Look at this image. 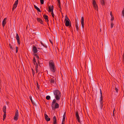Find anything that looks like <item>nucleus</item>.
<instances>
[{"label": "nucleus", "mask_w": 124, "mask_h": 124, "mask_svg": "<svg viewBox=\"0 0 124 124\" xmlns=\"http://www.w3.org/2000/svg\"><path fill=\"white\" fill-rule=\"evenodd\" d=\"M49 95L51 99L53 100L54 98L60 99L62 94L61 92L59 90L55 89L54 90L53 92H50Z\"/></svg>", "instance_id": "nucleus-1"}, {"label": "nucleus", "mask_w": 124, "mask_h": 124, "mask_svg": "<svg viewBox=\"0 0 124 124\" xmlns=\"http://www.w3.org/2000/svg\"><path fill=\"white\" fill-rule=\"evenodd\" d=\"M49 66L51 71L53 73H55L56 69L54 62H49Z\"/></svg>", "instance_id": "nucleus-2"}, {"label": "nucleus", "mask_w": 124, "mask_h": 124, "mask_svg": "<svg viewBox=\"0 0 124 124\" xmlns=\"http://www.w3.org/2000/svg\"><path fill=\"white\" fill-rule=\"evenodd\" d=\"M65 21L66 22L65 25L67 27H68L70 25V19L67 16L65 17Z\"/></svg>", "instance_id": "nucleus-3"}, {"label": "nucleus", "mask_w": 124, "mask_h": 124, "mask_svg": "<svg viewBox=\"0 0 124 124\" xmlns=\"http://www.w3.org/2000/svg\"><path fill=\"white\" fill-rule=\"evenodd\" d=\"M75 115L77 119L78 122H79L80 124H84L82 123V121H80V117L79 115L78 112L77 111L76 112H75Z\"/></svg>", "instance_id": "nucleus-4"}, {"label": "nucleus", "mask_w": 124, "mask_h": 124, "mask_svg": "<svg viewBox=\"0 0 124 124\" xmlns=\"http://www.w3.org/2000/svg\"><path fill=\"white\" fill-rule=\"evenodd\" d=\"M51 107L53 110H55V109L58 108L59 107V104L57 103L54 104L53 105H51Z\"/></svg>", "instance_id": "nucleus-5"}, {"label": "nucleus", "mask_w": 124, "mask_h": 124, "mask_svg": "<svg viewBox=\"0 0 124 124\" xmlns=\"http://www.w3.org/2000/svg\"><path fill=\"white\" fill-rule=\"evenodd\" d=\"M6 106H4L3 108V111L4 113V114L3 116V120L5 119L6 116Z\"/></svg>", "instance_id": "nucleus-6"}, {"label": "nucleus", "mask_w": 124, "mask_h": 124, "mask_svg": "<svg viewBox=\"0 0 124 124\" xmlns=\"http://www.w3.org/2000/svg\"><path fill=\"white\" fill-rule=\"evenodd\" d=\"M18 110L17 109H16V111L15 114V115L14 117V119L16 121H17L18 119Z\"/></svg>", "instance_id": "nucleus-7"}, {"label": "nucleus", "mask_w": 124, "mask_h": 124, "mask_svg": "<svg viewBox=\"0 0 124 124\" xmlns=\"http://www.w3.org/2000/svg\"><path fill=\"white\" fill-rule=\"evenodd\" d=\"M18 0H17L15 1V3L13 5V7L12 8V10L13 11L16 8L17 6V5L18 4Z\"/></svg>", "instance_id": "nucleus-8"}, {"label": "nucleus", "mask_w": 124, "mask_h": 124, "mask_svg": "<svg viewBox=\"0 0 124 124\" xmlns=\"http://www.w3.org/2000/svg\"><path fill=\"white\" fill-rule=\"evenodd\" d=\"M53 99V100L51 104L52 106L54 104H55V103H57L56 102V101H59L60 99L57 98H54Z\"/></svg>", "instance_id": "nucleus-9"}, {"label": "nucleus", "mask_w": 124, "mask_h": 124, "mask_svg": "<svg viewBox=\"0 0 124 124\" xmlns=\"http://www.w3.org/2000/svg\"><path fill=\"white\" fill-rule=\"evenodd\" d=\"M34 55L35 56V57H34L33 60V62H36L35 58L38 60L39 59V56L37 55V54H34Z\"/></svg>", "instance_id": "nucleus-10"}, {"label": "nucleus", "mask_w": 124, "mask_h": 124, "mask_svg": "<svg viewBox=\"0 0 124 124\" xmlns=\"http://www.w3.org/2000/svg\"><path fill=\"white\" fill-rule=\"evenodd\" d=\"M45 118L46 121L48 122L50 120V118H49L48 116L46 114H45Z\"/></svg>", "instance_id": "nucleus-11"}, {"label": "nucleus", "mask_w": 124, "mask_h": 124, "mask_svg": "<svg viewBox=\"0 0 124 124\" xmlns=\"http://www.w3.org/2000/svg\"><path fill=\"white\" fill-rule=\"evenodd\" d=\"M54 7L52 5L51 7V6H50L48 7V9H49V12H52L53 11V10L54 9Z\"/></svg>", "instance_id": "nucleus-12"}, {"label": "nucleus", "mask_w": 124, "mask_h": 124, "mask_svg": "<svg viewBox=\"0 0 124 124\" xmlns=\"http://www.w3.org/2000/svg\"><path fill=\"white\" fill-rule=\"evenodd\" d=\"M7 20V18H5L4 19L2 23V25L3 27H4L5 26V24H6V21Z\"/></svg>", "instance_id": "nucleus-13"}, {"label": "nucleus", "mask_w": 124, "mask_h": 124, "mask_svg": "<svg viewBox=\"0 0 124 124\" xmlns=\"http://www.w3.org/2000/svg\"><path fill=\"white\" fill-rule=\"evenodd\" d=\"M32 51L33 52L35 53H37L38 51L36 47L35 46H33Z\"/></svg>", "instance_id": "nucleus-14"}, {"label": "nucleus", "mask_w": 124, "mask_h": 124, "mask_svg": "<svg viewBox=\"0 0 124 124\" xmlns=\"http://www.w3.org/2000/svg\"><path fill=\"white\" fill-rule=\"evenodd\" d=\"M56 79L53 77L52 78L50 79L49 80L51 84H54L55 82V80Z\"/></svg>", "instance_id": "nucleus-15"}, {"label": "nucleus", "mask_w": 124, "mask_h": 124, "mask_svg": "<svg viewBox=\"0 0 124 124\" xmlns=\"http://www.w3.org/2000/svg\"><path fill=\"white\" fill-rule=\"evenodd\" d=\"M53 124H57V119L55 116H54L53 118Z\"/></svg>", "instance_id": "nucleus-16"}, {"label": "nucleus", "mask_w": 124, "mask_h": 124, "mask_svg": "<svg viewBox=\"0 0 124 124\" xmlns=\"http://www.w3.org/2000/svg\"><path fill=\"white\" fill-rule=\"evenodd\" d=\"M84 18L83 17H82L81 18V23L82 26L83 28L84 27Z\"/></svg>", "instance_id": "nucleus-17"}, {"label": "nucleus", "mask_w": 124, "mask_h": 124, "mask_svg": "<svg viewBox=\"0 0 124 124\" xmlns=\"http://www.w3.org/2000/svg\"><path fill=\"white\" fill-rule=\"evenodd\" d=\"M43 17L45 19L46 21V22H48V17L47 16L44 15H43Z\"/></svg>", "instance_id": "nucleus-18"}, {"label": "nucleus", "mask_w": 124, "mask_h": 124, "mask_svg": "<svg viewBox=\"0 0 124 124\" xmlns=\"http://www.w3.org/2000/svg\"><path fill=\"white\" fill-rule=\"evenodd\" d=\"M37 20L38 22L40 23L41 24H43V20L39 18H37Z\"/></svg>", "instance_id": "nucleus-19"}, {"label": "nucleus", "mask_w": 124, "mask_h": 124, "mask_svg": "<svg viewBox=\"0 0 124 124\" xmlns=\"http://www.w3.org/2000/svg\"><path fill=\"white\" fill-rule=\"evenodd\" d=\"M29 97L30 99V100L31 101V102L32 105H35V103L33 101V100L32 99V97H31V96H29Z\"/></svg>", "instance_id": "nucleus-20"}, {"label": "nucleus", "mask_w": 124, "mask_h": 124, "mask_svg": "<svg viewBox=\"0 0 124 124\" xmlns=\"http://www.w3.org/2000/svg\"><path fill=\"white\" fill-rule=\"evenodd\" d=\"M88 74L89 77L92 78L93 77V76L92 73L91 72V70H89V73L88 72Z\"/></svg>", "instance_id": "nucleus-21"}, {"label": "nucleus", "mask_w": 124, "mask_h": 124, "mask_svg": "<svg viewBox=\"0 0 124 124\" xmlns=\"http://www.w3.org/2000/svg\"><path fill=\"white\" fill-rule=\"evenodd\" d=\"M75 26L76 28V30L77 31H78L79 30V28L78 25V23L77 22L75 24Z\"/></svg>", "instance_id": "nucleus-22"}, {"label": "nucleus", "mask_w": 124, "mask_h": 124, "mask_svg": "<svg viewBox=\"0 0 124 124\" xmlns=\"http://www.w3.org/2000/svg\"><path fill=\"white\" fill-rule=\"evenodd\" d=\"M34 7L36 9L37 11L40 12H41V11L40 9L37 7L35 5H34Z\"/></svg>", "instance_id": "nucleus-23"}, {"label": "nucleus", "mask_w": 124, "mask_h": 124, "mask_svg": "<svg viewBox=\"0 0 124 124\" xmlns=\"http://www.w3.org/2000/svg\"><path fill=\"white\" fill-rule=\"evenodd\" d=\"M51 96H50L49 95H47V96L46 97V99L48 100H49L51 99Z\"/></svg>", "instance_id": "nucleus-24"}, {"label": "nucleus", "mask_w": 124, "mask_h": 124, "mask_svg": "<svg viewBox=\"0 0 124 124\" xmlns=\"http://www.w3.org/2000/svg\"><path fill=\"white\" fill-rule=\"evenodd\" d=\"M92 65V64L91 62H89L88 64V67L89 68V70H91V67Z\"/></svg>", "instance_id": "nucleus-25"}, {"label": "nucleus", "mask_w": 124, "mask_h": 124, "mask_svg": "<svg viewBox=\"0 0 124 124\" xmlns=\"http://www.w3.org/2000/svg\"><path fill=\"white\" fill-rule=\"evenodd\" d=\"M114 90H116V93H118V91H119V89H118V88H117L116 87V86H115V88H114Z\"/></svg>", "instance_id": "nucleus-26"}, {"label": "nucleus", "mask_w": 124, "mask_h": 124, "mask_svg": "<svg viewBox=\"0 0 124 124\" xmlns=\"http://www.w3.org/2000/svg\"><path fill=\"white\" fill-rule=\"evenodd\" d=\"M16 40L20 39V38L19 36L18 35L17 33H16Z\"/></svg>", "instance_id": "nucleus-27"}, {"label": "nucleus", "mask_w": 124, "mask_h": 124, "mask_svg": "<svg viewBox=\"0 0 124 124\" xmlns=\"http://www.w3.org/2000/svg\"><path fill=\"white\" fill-rule=\"evenodd\" d=\"M101 2L102 5H104V0H101Z\"/></svg>", "instance_id": "nucleus-28"}, {"label": "nucleus", "mask_w": 124, "mask_h": 124, "mask_svg": "<svg viewBox=\"0 0 124 124\" xmlns=\"http://www.w3.org/2000/svg\"><path fill=\"white\" fill-rule=\"evenodd\" d=\"M37 83V87L38 89H39V85L38 84L37 81H36Z\"/></svg>", "instance_id": "nucleus-29"}, {"label": "nucleus", "mask_w": 124, "mask_h": 124, "mask_svg": "<svg viewBox=\"0 0 124 124\" xmlns=\"http://www.w3.org/2000/svg\"><path fill=\"white\" fill-rule=\"evenodd\" d=\"M9 47L12 50H13V48L12 46L10 44H9Z\"/></svg>", "instance_id": "nucleus-30"}, {"label": "nucleus", "mask_w": 124, "mask_h": 124, "mask_svg": "<svg viewBox=\"0 0 124 124\" xmlns=\"http://www.w3.org/2000/svg\"><path fill=\"white\" fill-rule=\"evenodd\" d=\"M93 1V5L96 4V2L95 0H92Z\"/></svg>", "instance_id": "nucleus-31"}, {"label": "nucleus", "mask_w": 124, "mask_h": 124, "mask_svg": "<svg viewBox=\"0 0 124 124\" xmlns=\"http://www.w3.org/2000/svg\"><path fill=\"white\" fill-rule=\"evenodd\" d=\"M40 3L41 4H44V0H40Z\"/></svg>", "instance_id": "nucleus-32"}, {"label": "nucleus", "mask_w": 124, "mask_h": 124, "mask_svg": "<svg viewBox=\"0 0 124 124\" xmlns=\"http://www.w3.org/2000/svg\"><path fill=\"white\" fill-rule=\"evenodd\" d=\"M16 53H17L18 51V48L17 46L16 47Z\"/></svg>", "instance_id": "nucleus-33"}, {"label": "nucleus", "mask_w": 124, "mask_h": 124, "mask_svg": "<svg viewBox=\"0 0 124 124\" xmlns=\"http://www.w3.org/2000/svg\"><path fill=\"white\" fill-rule=\"evenodd\" d=\"M65 117H63V119L62 120V122L65 123Z\"/></svg>", "instance_id": "nucleus-34"}, {"label": "nucleus", "mask_w": 124, "mask_h": 124, "mask_svg": "<svg viewBox=\"0 0 124 124\" xmlns=\"http://www.w3.org/2000/svg\"><path fill=\"white\" fill-rule=\"evenodd\" d=\"M113 24L112 22L111 23V28H112L113 27Z\"/></svg>", "instance_id": "nucleus-35"}, {"label": "nucleus", "mask_w": 124, "mask_h": 124, "mask_svg": "<svg viewBox=\"0 0 124 124\" xmlns=\"http://www.w3.org/2000/svg\"><path fill=\"white\" fill-rule=\"evenodd\" d=\"M100 102L101 105H103V100H100Z\"/></svg>", "instance_id": "nucleus-36"}, {"label": "nucleus", "mask_w": 124, "mask_h": 124, "mask_svg": "<svg viewBox=\"0 0 124 124\" xmlns=\"http://www.w3.org/2000/svg\"><path fill=\"white\" fill-rule=\"evenodd\" d=\"M66 114V111H65V112H64V114L63 115V117H64H64H65Z\"/></svg>", "instance_id": "nucleus-37"}, {"label": "nucleus", "mask_w": 124, "mask_h": 124, "mask_svg": "<svg viewBox=\"0 0 124 124\" xmlns=\"http://www.w3.org/2000/svg\"><path fill=\"white\" fill-rule=\"evenodd\" d=\"M93 6L94 8H95L96 9V8H97V6L96 4L93 5Z\"/></svg>", "instance_id": "nucleus-38"}, {"label": "nucleus", "mask_w": 124, "mask_h": 124, "mask_svg": "<svg viewBox=\"0 0 124 124\" xmlns=\"http://www.w3.org/2000/svg\"><path fill=\"white\" fill-rule=\"evenodd\" d=\"M38 68V63H36V65L35 68V69H37Z\"/></svg>", "instance_id": "nucleus-39"}, {"label": "nucleus", "mask_w": 124, "mask_h": 124, "mask_svg": "<svg viewBox=\"0 0 124 124\" xmlns=\"http://www.w3.org/2000/svg\"><path fill=\"white\" fill-rule=\"evenodd\" d=\"M44 47L46 48H47V46L46 45H45L44 44H43V43H42V44H41Z\"/></svg>", "instance_id": "nucleus-40"}, {"label": "nucleus", "mask_w": 124, "mask_h": 124, "mask_svg": "<svg viewBox=\"0 0 124 124\" xmlns=\"http://www.w3.org/2000/svg\"><path fill=\"white\" fill-rule=\"evenodd\" d=\"M100 90L101 96H102V92L101 91V89H100Z\"/></svg>", "instance_id": "nucleus-41"}, {"label": "nucleus", "mask_w": 124, "mask_h": 124, "mask_svg": "<svg viewBox=\"0 0 124 124\" xmlns=\"http://www.w3.org/2000/svg\"><path fill=\"white\" fill-rule=\"evenodd\" d=\"M17 40V42L18 44L19 45L20 44V39H18Z\"/></svg>", "instance_id": "nucleus-42"}, {"label": "nucleus", "mask_w": 124, "mask_h": 124, "mask_svg": "<svg viewBox=\"0 0 124 124\" xmlns=\"http://www.w3.org/2000/svg\"><path fill=\"white\" fill-rule=\"evenodd\" d=\"M51 12V14L52 16L54 18V13H53V12Z\"/></svg>", "instance_id": "nucleus-43"}, {"label": "nucleus", "mask_w": 124, "mask_h": 124, "mask_svg": "<svg viewBox=\"0 0 124 124\" xmlns=\"http://www.w3.org/2000/svg\"><path fill=\"white\" fill-rule=\"evenodd\" d=\"M100 100H103V96H101V97H100Z\"/></svg>", "instance_id": "nucleus-44"}, {"label": "nucleus", "mask_w": 124, "mask_h": 124, "mask_svg": "<svg viewBox=\"0 0 124 124\" xmlns=\"http://www.w3.org/2000/svg\"><path fill=\"white\" fill-rule=\"evenodd\" d=\"M103 105H101V106H100V108L102 110V108H103Z\"/></svg>", "instance_id": "nucleus-45"}, {"label": "nucleus", "mask_w": 124, "mask_h": 124, "mask_svg": "<svg viewBox=\"0 0 124 124\" xmlns=\"http://www.w3.org/2000/svg\"><path fill=\"white\" fill-rule=\"evenodd\" d=\"M110 15L111 16V18H112V17H113V15H112V12H110Z\"/></svg>", "instance_id": "nucleus-46"}, {"label": "nucleus", "mask_w": 124, "mask_h": 124, "mask_svg": "<svg viewBox=\"0 0 124 124\" xmlns=\"http://www.w3.org/2000/svg\"><path fill=\"white\" fill-rule=\"evenodd\" d=\"M57 1H58V4H60L61 2L60 0H57Z\"/></svg>", "instance_id": "nucleus-47"}, {"label": "nucleus", "mask_w": 124, "mask_h": 124, "mask_svg": "<svg viewBox=\"0 0 124 124\" xmlns=\"http://www.w3.org/2000/svg\"><path fill=\"white\" fill-rule=\"evenodd\" d=\"M114 19V17H112V18L111 19V21H113Z\"/></svg>", "instance_id": "nucleus-48"}, {"label": "nucleus", "mask_w": 124, "mask_h": 124, "mask_svg": "<svg viewBox=\"0 0 124 124\" xmlns=\"http://www.w3.org/2000/svg\"><path fill=\"white\" fill-rule=\"evenodd\" d=\"M60 4H59V7L61 9V6L60 5Z\"/></svg>", "instance_id": "nucleus-49"}, {"label": "nucleus", "mask_w": 124, "mask_h": 124, "mask_svg": "<svg viewBox=\"0 0 124 124\" xmlns=\"http://www.w3.org/2000/svg\"><path fill=\"white\" fill-rule=\"evenodd\" d=\"M32 72L33 76L34 77V74H35L34 71V72H33V71Z\"/></svg>", "instance_id": "nucleus-50"}, {"label": "nucleus", "mask_w": 124, "mask_h": 124, "mask_svg": "<svg viewBox=\"0 0 124 124\" xmlns=\"http://www.w3.org/2000/svg\"><path fill=\"white\" fill-rule=\"evenodd\" d=\"M43 51L45 52H46V49L45 48V50H43Z\"/></svg>", "instance_id": "nucleus-51"}, {"label": "nucleus", "mask_w": 124, "mask_h": 124, "mask_svg": "<svg viewBox=\"0 0 124 124\" xmlns=\"http://www.w3.org/2000/svg\"><path fill=\"white\" fill-rule=\"evenodd\" d=\"M37 48L38 49H43L42 48H40V47H38Z\"/></svg>", "instance_id": "nucleus-52"}, {"label": "nucleus", "mask_w": 124, "mask_h": 124, "mask_svg": "<svg viewBox=\"0 0 124 124\" xmlns=\"http://www.w3.org/2000/svg\"><path fill=\"white\" fill-rule=\"evenodd\" d=\"M123 61L124 62V55L123 57Z\"/></svg>", "instance_id": "nucleus-53"}, {"label": "nucleus", "mask_w": 124, "mask_h": 124, "mask_svg": "<svg viewBox=\"0 0 124 124\" xmlns=\"http://www.w3.org/2000/svg\"><path fill=\"white\" fill-rule=\"evenodd\" d=\"M76 70V68L75 67H74V70Z\"/></svg>", "instance_id": "nucleus-54"}, {"label": "nucleus", "mask_w": 124, "mask_h": 124, "mask_svg": "<svg viewBox=\"0 0 124 124\" xmlns=\"http://www.w3.org/2000/svg\"><path fill=\"white\" fill-rule=\"evenodd\" d=\"M34 65H36V63H37V62H33Z\"/></svg>", "instance_id": "nucleus-55"}, {"label": "nucleus", "mask_w": 124, "mask_h": 124, "mask_svg": "<svg viewBox=\"0 0 124 124\" xmlns=\"http://www.w3.org/2000/svg\"><path fill=\"white\" fill-rule=\"evenodd\" d=\"M115 116V114H114V112H113V116Z\"/></svg>", "instance_id": "nucleus-56"}, {"label": "nucleus", "mask_w": 124, "mask_h": 124, "mask_svg": "<svg viewBox=\"0 0 124 124\" xmlns=\"http://www.w3.org/2000/svg\"><path fill=\"white\" fill-rule=\"evenodd\" d=\"M38 63L39 64V66H40V62H38Z\"/></svg>", "instance_id": "nucleus-57"}, {"label": "nucleus", "mask_w": 124, "mask_h": 124, "mask_svg": "<svg viewBox=\"0 0 124 124\" xmlns=\"http://www.w3.org/2000/svg\"><path fill=\"white\" fill-rule=\"evenodd\" d=\"M31 69H32V72H34V70H33V69H32V68Z\"/></svg>", "instance_id": "nucleus-58"}, {"label": "nucleus", "mask_w": 124, "mask_h": 124, "mask_svg": "<svg viewBox=\"0 0 124 124\" xmlns=\"http://www.w3.org/2000/svg\"><path fill=\"white\" fill-rule=\"evenodd\" d=\"M35 70L36 71V72L37 73L38 72V71H37V69H35Z\"/></svg>", "instance_id": "nucleus-59"}, {"label": "nucleus", "mask_w": 124, "mask_h": 124, "mask_svg": "<svg viewBox=\"0 0 124 124\" xmlns=\"http://www.w3.org/2000/svg\"><path fill=\"white\" fill-rule=\"evenodd\" d=\"M50 42L51 43H52V41H51L50 40Z\"/></svg>", "instance_id": "nucleus-60"}, {"label": "nucleus", "mask_w": 124, "mask_h": 124, "mask_svg": "<svg viewBox=\"0 0 124 124\" xmlns=\"http://www.w3.org/2000/svg\"><path fill=\"white\" fill-rule=\"evenodd\" d=\"M115 108H114V110H113V112H114V111H115Z\"/></svg>", "instance_id": "nucleus-61"}, {"label": "nucleus", "mask_w": 124, "mask_h": 124, "mask_svg": "<svg viewBox=\"0 0 124 124\" xmlns=\"http://www.w3.org/2000/svg\"><path fill=\"white\" fill-rule=\"evenodd\" d=\"M65 123H63V122H62V124H64Z\"/></svg>", "instance_id": "nucleus-62"}, {"label": "nucleus", "mask_w": 124, "mask_h": 124, "mask_svg": "<svg viewBox=\"0 0 124 124\" xmlns=\"http://www.w3.org/2000/svg\"><path fill=\"white\" fill-rule=\"evenodd\" d=\"M40 43L41 44H42V43H43L41 41L40 42Z\"/></svg>", "instance_id": "nucleus-63"}, {"label": "nucleus", "mask_w": 124, "mask_h": 124, "mask_svg": "<svg viewBox=\"0 0 124 124\" xmlns=\"http://www.w3.org/2000/svg\"><path fill=\"white\" fill-rule=\"evenodd\" d=\"M38 61V62H39V61Z\"/></svg>", "instance_id": "nucleus-64"}]
</instances>
